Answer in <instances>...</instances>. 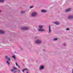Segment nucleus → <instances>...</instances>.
Instances as JSON below:
<instances>
[{
	"mask_svg": "<svg viewBox=\"0 0 73 73\" xmlns=\"http://www.w3.org/2000/svg\"><path fill=\"white\" fill-rule=\"evenodd\" d=\"M38 27L39 28V29H38L39 31L40 32H42L45 31V30H44V29H42V28L43 27V26L40 25Z\"/></svg>",
	"mask_w": 73,
	"mask_h": 73,
	"instance_id": "nucleus-1",
	"label": "nucleus"
},
{
	"mask_svg": "<svg viewBox=\"0 0 73 73\" xmlns=\"http://www.w3.org/2000/svg\"><path fill=\"white\" fill-rule=\"evenodd\" d=\"M37 15V13L36 12H34L31 14V16H32L35 17Z\"/></svg>",
	"mask_w": 73,
	"mask_h": 73,
	"instance_id": "nucleus-2",
	"label": "nucleus"
},
{
	"mask_svg": "<svg viewBox=\"0 0 73 73\" xmlns=\"http://www.w3.org/2000/svg\"><path fill=\"white\" fill-rule=\"evenodd\" d=\"M41 41L39 39L36 40L35 41V43H36V44H39L40 43H41Z\"/></svg>",
	"mask_w": 73,
	"mask_h": 73,
	"instance_id": "nucleus-3",
	"label": "nucleus"
},
{
	"mask_svg": "<svg viewBox=\"0 0 73 73\" xmlns=\"http://www.w3.org/2000/svg\"><path fill=\"white\" fill-rule=\"evenodd\" d=\"M28 29V27H23L21 28V30H27Z\"/></svg>",
	"mask_w": 73,
	"mask_h": 73,
	"instance_id": "nucleus-4",
	"label": "nucleus"
},
{
	"mask_svg": "<svg viewBox=\"0 0 73 73\" xmlns=\"http://www.w3.org/2000/svg\"><path fill=\"white\" fill-rule=\"evenodd\" d=\"M73 16H70L68 17V19H73Z\"/></svg>",
	"mask_w": 73,
	"mask_h": 73,
	"instance_id": "nucleus-5",
	"label": "nucleus"
},
{
	"mask_svg": "<svg viewBox=\"0 0 73 73\" xmlns=\"http://www.w3.org/2000/svg\"><path fill=\"white\" fill-rule=\"evenodd\" d=\"M5 57L6 58V59H7V60H8V61H10V58H8V56H5Z\"/></svg>",
	"mask_w": 73,
	"mask_h": 73,
	"instance_id": "nucleus-6",
	"label": "nucleus"
},
{
	"mask_svg": "<svg viewBox=\"0 0 73 73\" xmlns=\"http://www.w3.org/2000/svg\"><path fill=\"white\" fill-rule=\"evenodd\" d=\"M44 66H41L40 67V70H41V69H44Z\"/></svg>",
	"mask_w": 73,
	"mask_h": 73,
	"instance_id": "nucleus-7",
	"label": "nucleus"
},
{
	"mask_svg": "<svg viewBox=\"0 0 73 73\" xmlns=\"http://www.w3.org/2000/svg\"><path fill=\"white\" fill-rule=\"evenodd\" d=\"M41 11L42 12H43V13H45L46 12V11L44 10H42Z\"/></svg>",
	"mask_w": 73,
	"mask_h": 73,
	"instance_id": "nucleus-8",
	"label": "nucleus"
},
{
	"mask_svg": "<svg viewBox=\"0 0 73 73\" xmlns=\"http://www.w3.org/2000/svg\"><path fill=\"white\" fill-rule=\"evenodd\" d=\"M54 23L55 24H56V25H58L60 24V23L58 22H54Z\"/></svg>",
	"mask_w": 73,
	"mask_h": 73,
	"instance_id": "nucleus-9",
	"label": "nucleus"
},
{
	"mask_svg": "<svg viewBox=\"0 0 73 73\" xmlns=\"http://www.w3.org/2000/svg\"><path fill=\"white\" fill-rule=\"evenodd\" d=\"M13 70L12 69L11 70V72H13V70H16V69H17V68L16 67H13Z\"/></svg>",
	"mask_w": 73,
	"mask_h": 73,
	"instance_id": "nucleus-10",
	"label": "nucleus"
},
{
	"mask_svg": "<svg viewBox=\"0 0 73 73\" xmlns=\"http://www.w3.org/2000/svg\"><path fill=\"white\" fill-rule=\"evenodd\" d=\"M4 33V31L2 30H0V33Z\"/></svg>",
	"mask_w": 73,
	"mask_h": 73,
	"instance_id": "nucleus-11",
	"label": "nucleus"
},
{
	"mask_svg": "<svg viewBox=\"0 0 73 73\" xmlns=\"http://www.w3.org/2000/svg\"><path fill=\"white\" fill-rule=\"evenodd\" d=\"M12 57H13V58L14 59V60H16V57H15V56L14 55V56H12Z\"/></svg>",
	"mask_w": 73,
	"mask_h": 73,
	"instance_id": "nucleus-12",
	"label": "nucleus"
},
{
	"mask_svg": "<svg viewBox=\"0 0 73 73\" xmlns=\"http://www.w3.org/2000/svg\"><path fill=\"white\" fill-rule=\"evenodd\" d=\"M70 11V9H67L66 11V12H69Z\"/></svg>",
	"mask_w": 73,
	"mask_h": 73,
	"instance_id": "nucleus-13",
	"label": "nucleus"
},
{
	"mask_svg": "<svg viewBox=\"0 0 73 73\" xmlns=\"http://www.w3.org/2000/svg\"><path fill=\"white\" fill-rule=\"evenodd\" d=\"M49 33L50 32V26H49Z\"/></svg>",
	"mask_w": 73,
	"mask_h": 73,
	"instance_id": "nucleus-14",
	"label": "nucleus"
},
{
	"mask_svg": "<svg viewBox=\"0 0 73 73\" xmlns=\"http://www.w3.org/2000/svg\"><path fill=\"white\" fill-rule=\"evenodd\" d=\"M28 70L27 69H24L23 70V72H24V70Z\"/></svg>",
	"mask_w": 73,
	"mask_h": 73,
	"instance_id": "nucleus-15",
	"label": "nucleus"
},
{
	"mask_svg": "<svg viewBox=\"0 0 73 73\" xmlns=\"http://www.w3.org/2000/svg\"><path fill=\"white\" fill-rule=\"evenodd\" d=\"M57 40V38H55L53 39V40L54 41H56V40Z\"/></svg>",
	"mask_w": 73,
	"mask_h": 73,
	"instance_id": "nucleus-16",
	"label": "nucleus"
},
{
	"mask_svg": "<svg viewBox=\"0 0 73 73\" xmlns=\"http://www.w3.org/2000/svg\"><path fill=\"white\" fill-rule=\"evenodd\" d=\"M4 0H0V2H4Z\"/></svg>",
	"mask_w": 73,
	"mask_h": 73,
	"instance_id": "nucleus-17",
	"label": "nucleus"
},
{
	"mask_svg": "<svg viewBox=\"0 0 73 73\" xmlns=\"http://www.w3.org/2000/svg\"><path fill=\"white\" fill-rule=\"evenodd\" d=\"M7 63H8V65H10V64L9 63V62H8V61H7Z\"/></svg>",
	"mask_w": 73,
	"mask_h": 73,
	"instance_id": "nucleus-18",
	"label": "nucleus"
},
{
	"mask_svg": "<svg viewBox=\"0 0 73 73\" xmlns=\"http://www.w3.org/2000/svg\"><path fill=\"white\" fill-rule=\"evenodd\" d=\"M33 8V6H31L30 7V8Z\"/></svg>",
	"mask_w": 73,
	"mask_h": 73,
	"instance_id": "nucleus-19",
	"label": "nucleus"
},
{
	"mask_svg": "<svg viewBox=\"0 0 73 73\" xmlns=\"http://www.w3.org/2000/svg\"><path fill=\"white\" fill-rule=\"evenodd\" d=\"M66 30H67V31H69V28H68L66 29Z\"/></svg>",
	"mask_w": 73,
	"mask_h": 73,
	"instance_id": "nucleus-20",
	"label": "nucleus"
},
{
	"mask_svg": "<svg viewBox=\"0 0 73 73\" xmlns=\"http://www.w3.org/2000/svg\"><path fill=\"white\" fill-rule=\"evenodd\" d=\"M21 13H24V11H22L21 12Z\"/></svg>",
	"mask_w": 73,
	"mask_h": 73,
	"instance_id": "nucleus-21",
	"label": "nucleus"
},
{
	"mask_svg": "<svg viewBox=\"0 0 73 73\" xmlns=\"http://www.w3.org/2000/svg\"><path fill=\"white\" fill-rule=\"evenodd\" d=\"M72 9L71 8H68V9Z\"/></svg>",
	"mask_w": 73,
	"mask_h": 73,
	"instance_id": "nucleus-22",
	"label": "nucleus"
},
{
	"mask_svg": "<svg viewBox=\"0 0 73 73\" xmlns=\"http://www.w3.org/2000/svg\"><path fill=\"white\" fill-rule=\"evenodd\" d=\"M63 45H64V46H65V45H66V44H63Z\"/></svg>",
	"mask_w": 73,
	"mask_h": 73,
	"instance_id": "nucleus-23",
	"label": "nucleus"
},
{
	"mask_svg": "<svg viewBox=\"0 0 73 73\" xmlns=\"http://www.w3.org/2000/svg\"><path fill=\"white\" fill-rule=\"evenodd\" d=\"M18 66L19 68H20V66L18 65Z\"/></svg>",
	"mask_w": 73,
	"mask_h": 73,
	"instance_id": "nucleus-24",
	"label": "nucleus"
},
{
	"mask_svg": "<svg viewBox=\"0 0 73 73\" xmlns=\"http://www.w3.org/2000/svg\"><path fill=\"white\" fill-rule=\"evenodd\" d=\"M16 65H17V63H16Z\"/></svg>",
	"mask_w": 73,
	"mask_h": 73,
	"instance_id": "nucleus-25",
	"label": "nucleus"
},
{
	"mask_svg": "<svg viewBox=\"0 0 73 73\" xmlns=\"http://www.w3.org/2000/svg\"><path fill=\"white\" fill-rule=\"evenodd\" d=\"M16 71H15L14 72V73H16Z\"/></svg>",
	"mask_w": 73,
	"mask_h": 73,
	"instance_id": "nucleus-26",
	"label": "nucleus"
},
{
	"mask_svg": "<svg viewBox=\"0 0 73 73\" xmlns=\"http://www.w3.org/2000/svg\"><path fill=\"white\" fill-rule=\"evenodd\" d=\"M72 73H73V70H72Z\"/></svg>",
	"mask_w": 73,
	"mask_h": 73,
	"instance_id": "nucleus-27",
	"label": "nucleus"
},
{
	"mask_svg": "<svg viewBox=\"0 0 73 73\" xmlns=\"http://www.w3.org/2000/svg\"><path fill=\"white\" fill-rule=\"evenodd\" d=\"M1 12V11L0 10V12Z\"/></svg>",
	"mask_w": 73,
	"mask_h": 73,
	"instance_id": "nucleus-28",
	"label": "nucleus"
},
{
	"mask_svg": "<svg viewBox=\"0 0 73 73\" xmlns=\"http://www.w3.org/2000/svg\"><path fill=\"white\" fill-rule=\"evenodd\" d=\"M43 51H44V50H43Z\"/></svg>",
	"mask_w": 73,
	"mask_h": 73,
	"instance_id": "nucleus-29",
	"label": "nucleus"
},
{
	"mask_svg": "<svg viewBox=\"0 0 73 73\" xmlns=\"http://www.w3.org/2000/svg\"><path fill=\"white\" fill-rule=\"evenodd\" d=\"M27 73H28V72H27Z\"/></svg>",
	"mask_w": 73,
	"mask_h": 73,
	"instance_id": "nucleus-30",
	"label": "nucleus"
},
{
	"mask_svg": "<svg viewBox=\"0 0 73 73\" xmlns=\"http://www.w3.org/2000/svg\"><path fill=\"white\" fill-rule=\"evenodd\" d=\"M19 72V71H18Z\"/></svg>",
	"mask_w": 73,
	"mask_h": 73,
	"instance_id": "nucleus-31",
	"label": "nucleus"
}]
</instances>
